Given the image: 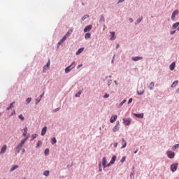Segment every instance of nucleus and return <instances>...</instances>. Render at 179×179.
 <instances>
[{
  "label": "nucleus",
  "instance_id": "nucleus-58",
  "mask_svg": "<svg viewBox=\"0 0 179 179\" xmlns=\"http://www.w3.org/2000/svg\"><path fill=\"white\" fill-rule=\"evenodd\" d=\"M118 47H120V44L117 45L116 48H118Z\"/></svg>",
  "mask_w": 179,
  "mask_h": 179
},
{
  "label": "nucleus",
  "instance_id": "nucleus-46",
  "mask_svg": "<svg viewBox=\"0 0 179 179\" xmlns=\"http://www.w3.org/2000/svg\"><path fill=\"white\" fill-rule=\"evenodd\" d=\"M64 41H65L64 39H61V40L59 41L58 44H62V43H64Z\"/></svg>",
  "mask_w": 179,
  "mask_h": 179
},
{
  "label": "nucleus",
  "instance_id": "nucleus-3",
  "mask_svg": "<svg viewBox=\"0 0 179 179\" xmlns=\"http://www.w3.org/2000/svg\"><path fill=\"white\" fill-rule=\"evenodd\" d=\"M166 155H167L169 159H174V156H176V154L173 151H168L166 152Z\"/></svg>",
  "mask_w": 179,
  "mask_h": 179
},
{
  "label": "nucleus",
  "instance_id": "nucleus-53",
  "mask_svg": "<svg viewBox=\"0 0 179 179\" xmlns=\"http://www.w3.org/2000/svg\"><path fill=\"white\" fill-rule=\"evenodd\" d=\"M174 33H176V30L171 31V34H174Z\"/></svg>",
  "mask_w": 179,
  "mask_h": 179
},
{
  "label": "nucleus",
  "instance_id": "nucleus-19",
  "mask_svg": "<svg viewBox=\"0 0 179 179\" xmlns=\"http://www.w3.org/2000/svg\"><path fill=\"white\" fill-rule=\"evenodd\" d=\"M141 59H143L142 57H132V61H134V62L139 61Z\"/></svg>",
  "mask_w": 179,
  "mask_h": 179
},
{
  "label": "nucleus",
  "instance_id": "nucleus-18",
  "mask_svg": "<svg viewBox=\"0 0 179 179\" xmlns=\"http://www.w3.org/2000/svg\"><path fill=\"white\" fill-rule=\"evenodd\" d=\"M134 117H136L137 118H143V113H134Z\"/></svg>",
  "mask_w": 179,
  "mask_h": 179
},
{
  "label": "nucleus",
  "instance_id": "nucleus-60",
  "mask_svg": "<svg viewBox=\"0 0 179 179\" xmlns=\"http://www.w3.org/2000/svg\"><path fill=\"white\" fill-rule=\"evenodd\" d=\"M115 148H117V143L115 144Z\"/></svg>",
  "mask_w": 179,
  "mask_h": 179
},
{
  "label": "nucleus",
  "instance_id": "nucleus-24",
  "mask_svg": "<svg viewBox=\"0 0 179 179\" xmlns=\"http://www.w3.org/2000/svg\"><path fill=\"white\" fill-rule=\"evenodd\" d=\"M111 37L110 40H115V32H110Z\"/></svg>",
  "mask_w": 179,
  "mask_h": 179
},
{
  "label": "nucleus",
  "instance_id": "nucleus-45",
  "mask_svg": "<svg viewBox=\"0 0 179 179\" xmlns=\"http://www.w3.org/2000/svg\"><path fill=\"white\" fill-rule=\"evenodd\" d=\"M175 19H176V15H174V14H172L171 20H174Z\"/></svg>",
  "mask_w": 179,
  "mask_h": 179
},
{
  "label": "nucleus",
  "instance_id": "nucleus-6",
  "mask_svg": "<svg viewBox=\"0 0 179 179\" xmlns=\"http://www.w3.org/2000/svg\"><path fill=\"white\" fill-rule=\"evenodd\" d=\"M120 129V122L117 121L116 125L113 127V132H118Z\"/></svg>",
  "mask_w": 179,
  "mask_h": 179
},
{
  "label": "nucleus",
  "instance_id": "nucleus-57",
  "mask_svg": "<svg viewBox=\"0 0 179 179\" xmlns=\"http://www.w3.org/2000/svg\"><path fill=\"white\" fill-rule=\"evenodd\" d=\"M176 93H179V88L176 90Z\"/></svg>",
  "mask_w": 179,
  "mask_h": 179
},
{
  "label": "nucleus",
  "instance_id": "nucleus-2",
  "mask_svg": "<svg viewBox=\"0 0 179 179\" xmlns=\"http://www.w3.org/2000/svg\"><path fill=\"white\" fill-rule=\"evenodd\" d=\"M76 66V63L73 62L70 66H69L65 69L66 73H69V72H71V71H72V69H73V68H75Z\"/></svg>",
  "mask_w": 179,
  "mask_h": 179
},
{
  "label": "nucleus",
  "instance_id": "nucleus-7",
  "mask_svg": "<svg viewBox=\"0 0 179 179\" xmlns=\"http://www.w3.org/2000/svg\"><path fill=\"white\" fill-rule=\"evenodd\" d=\"M117 118H118V117L117 116V115H113L110 119V122L111 124H114V122H115V121H117Z\"/></svg>",
  "mask_w": 179,
  "mask_h": 179
},
{
  "label": "nucleus",
  "instance_id": "nucleus-64",
  "mask_svg": "<svg viewBox=\"0 0 179 179\" xmlns=\"http://www.w3.org/2000/svg\"><path fill=\"white\" fill-rule=\"evenodd\" d=\"M11 115H13V114H11Z\"/></svg>",
  "mask_w": 179,
  "mask_h": 179
},
{
  "label": "nucleus",
  "instance_id": "nucleus-25",
  "mask_svg": "<svg viewBox=\"0 0 179 179\" xmlns=\"http://www.w3.org/2000/svg\"><path fill=\"white\" fill-rule=\"evenodd\" d=\"M16 169H19V166L17 165H15L13 166L11 169L10 170V171H15V170H16Z\"/></svg>",
  "mask_w": 179,
  "mask_h": 179
},
{
  "label": "nucleus",
  "instance_id": "nucleus-42",
  "mask_svg": "<svg viewBox=\"0 0 179 179\" xmlns=\"http://www.w3.org/2000/svg\"><path fill=\"white\" fill-rule=\"evenodd\" d=\"M126 159H127V157H122V159H121V162H122V163H124V162H125Z\"/></svg>",
  "mask_w": 179,
  "mask_h": 179
},
{
  "label": "nucleus",
  "instance_id": "nucleus-35",
  "mask_svg": "<svg viewBox=\"0 0 179 179\" xmlns=\"http://www.w3.org/2000/svg\"><path fill=\"white\" fill-rule=\"evenodd\" d=\"M87 17H89V15H84V16L81 18V20H85L86 19H87Z\"/></svg>",
  "mask_w": 179,
  "mask_h": 179
},
{
  "label": "nucleus",
  "instance_id": "nucleus-17",
  "mask_svg": "<svg viewBox=\"0 0 179 179\" xmlns=\"http://www.w3.org/2000/svg\"><path fill=\"white\" fill-rule=\"evenodd\" d=\"M23 131L22 136H27V131H29V129L27 127H24Z\"/></svg>",
  "mask_w": 179,
  "mask_h": 179
},
{
  "label": "nucleus",
  "instance_id": "nucleus-13",
  "mask_svg": "<svg viewBox=\"0 0 179 179\" xmlns=\"http://www.w3.org/2000/svg\"><path fill=\"white\" fill-rule=\"evenodd\" d=\"M92 25H88L85 27V28L84 29V33H87V31H90V30H92Z\"/></svg>",
  "mask_w": 179,
  "mask_h": 179
},
{
  "label": "nucleus",
  "instance_id": "nucleus-21",
  "mask_svg": "<svg viewBox=\"0 0 179 179\" xmlns=\"http://www.w3.org/2000/svg\"><path fill=\"white\" fill-rule=\"evenodd\" d=\"M169 68L171 71H174V68H176V62L171 64Z\"/></svg>",
  "mask_w": 179,
  "mask_h": 179
},
{
  "label": "nucleus",
  "instance_id": "nucleus-55",
  "mask_svg": "<svg viewBox=\"0 0 179 179\" xmlns=\"http://www.w3.org/2000/svg\"><path fill=\"white\" fill-rule=\"evenodd\" d=\"M43 96H44V92L40 96V99H41H41L43 98Z\"/></svg>",
  "mask_w": 179,
  "mask_h": 179
},
{
  "label": "nucleus",
  "instance_id": "nucleus-31",
  "mask_svg": "<svg viewBox=\"0 0 179 179\" xmlns=\"http://www.w3.org/2000/svg\"><path fill=\"white\" fill-rule=\"evenodd\" d=\"M92 34H90V33H86L85 34V38L87 39V38H90Z\"/></svg>",
  "mask_w": 179,
  "mask_h": 179
},
{
  "label": "nucleus",
  "instance_id": "nucleus-43",
  "mask_svg": "<svg viewBox=\"0 0 179 179\" xmlns=\"http://www.w3.org/2000/svg\"><path fill=\"white\" fill-rule=\"evenodd\" d=\"M103 97L104 99H108V97H110V94H106Z\"/></svg>",
  "mask_w": 179,
  "mask_h": 179
},
{
  "label": "nucleus",
  "instance_id": "nucleus-29",
  "mask_svg": "<svg viewBox=\"0 0 179 179\" xmlns=\"http://www.w3.org/2000/svg\"><path fill=\"white\" fill-rule=\"evenodd\" d=\"M13 104H15V102H13L9 107L7 108V110H12V108H13L14 106Z\"/></svg>",
  "mask_w": 179,
  "mask_h": 179
},
{
  "label": "nucleus",
  "instance_id": "nucleus-49",
  "mask_svg": "<svg viewBox=\"0 0 179 179\" xmlns=\"http://www.w3.org/2000/svg\"><path fill=\"white\" fill-rule=\"evenodd\" d=\"M41 99H36V104H38V103H40Z\"/></svg>",
  "mask_w": 179,
  "mask_h": 179
},
{
  "label": "nucleus",
  "instance_id": "nucleus-1",
  "mask_svg": "<svg viewBox=\"0 0 179 179\" xmlns=\"http://www.w3.org/2000/svg\"><path fill=\"white\" fill-rule=\"evenodd\" d=\"M29 139V136L24 138V139L22 140L20 143L18 144V145L15 148V152L17 153H20V150H22V148H23V145L26 143V141Z\"/></svg>",
  "mask_w": 179,
  "mask_h": 179
},
{
  "label": "nucleus",
  "instance_id": "nucleus-8",
  "mask_svg": "<svg viewBox=\"0 0 179 179\" xmlns=\"http://www.w3.org/2000/svg\"><path fill=\"white\" fill-rule=\"evenodd\" d=\"M102 166L104 169H106V167H108V166H107V158H106V157H104L102 159Z\"/></svg>",
  "mask_w": 179,
  "mask_h": 179
},
{
  "label": "nucleus",
  "instance_id": "nucleus-44",
  "mask_svg": "<svg viewBox=\"0 0 179 179\" xmlns=\"http://www.w3.org/2000/svg\"><path fill=\"white\" fill-rule=\"evenodd\" d=\"M99 171L102 172L103 169H101V164H99Z\"/></svg>",
  "mask_w": 179,
  "mask_h": 179
},
{
  "label": "nucleus",
  "instance_id": "nucleus-50",
  "mask_svg": "<svg viewBox=\"0 0 179 179\" xmlns=\"http://www.w3.org/2000/svg\"><path fill=\"white\" fill-rule=\"evenodd\" d=\"M132 101V98H130L128 101V104H131V102Z\"/></svg>",
  "mask_w": 179,
  "mask_h": 179
},
{
  "label": "nucleus",
  "instance_id": "nucleus-40",
  "mask_svg": "<svg viewBox=\"0 0 179 179\" xmlns=\"http://www.w3.org/2000/svg\"><path fill=\"white\" fill-rule=\"evenodd\" d=\"M61 110V108H57L55 110H53V113H57V111H59Z\"/></svg>",
  "mask_w": 179,
  "mask_h": 179
},
{
  "label": "nucleus",
  "instance_id": "nucleus-28",
  "mask_svg": "<svg viewBox=\"0 0 179 179\" xmlns=\"http://www.w3.org/2000/svg\"><path fill=\"white\" fill-rule=\"evenodd\" d=\"M43 176H45V177H48V176H50V171H45L43 172Z\"/></svg>",
  "mask_w": 179,
  "mask_h": 179
},
{
  "label": "nucleus",
  "instance_id": "nucleus-30",
  "mask_svg": "<svg viewBox=\"0 0 179 179\" xmlns=\"http://www.w3.org/2000/svg\"><path fill=\"white\" fill-rule=\"evenodd\" d=\"M51 143H52V145H54L55 143H57V138H55V137H54V138L51 140Z\"/></svg>",
  "mask_w": 179,
  "mask_h": 179
},
{
  "label": "nucleus",
  "instance_id": "nucleus-14",
  "mask_svg": "<svg viewBox=\"0 0 179 179\" xmlns=\"http://www.w3.org/2000/svg\"><path fill=\"white\" fill-rule=\"evenodd\" d=\"M173 29H177V30L179 31V22H176L173 24L172 26ZM178 27V28H177Z\"/></svg>",
  "mask_w": 179,
  "mask_h": 179
},
{
  "label": "nucleus",
  "instance_id": "nucleus-4",
  "mask_svg": "<svg viewBox=\"0 0 179 179\" xmlns=\"http://www.w3.org/2000/svg\"><path fill=\"white\" fill-rule=\"evenodd\" d=\"M178 167V164H173L171 165V171L174 173L175 171H177V169Z\"/></svg>",
  "mask_w": 179,
  "mask_h": 179
},
{
  "label": "nucleus",
  "instance_id": "nucleus-52",
  "mask_svg": "<svg viewBox=\"0 0 179 179\" xmlns=\"http://www.w3.org/2000/svg\"><path fill=\"white\" fill-rule=\"evenodd\" d=\"M81 66H83V64H80V65H78V66H77V68H78V69H79V68H80Z\"/></svg>",
  "mask_w": 179,
  "mask_h": 179
},
{
  "label": "nucleus",
  "instance_id": "nucleus-62",
  "mask_svg": "<svg viewBox=\"0 0 179 179\" xmlns=\"http://www.w3.org/2000/svg\"><path fill=\"white\" fill-rule=\"evenodd\" d=\"M112 62H114V60H112Z\"/></svg>",
  "mask_w": 179,
  "mask_h": 179
},
{
  "label": "nucleus",
  "instance_id": "nucleus-36",
  "mask_svg": "<svg viewBox=\"0 0 179 179\" xmlns=\"http://www.w3.org/2000/svg\"><path fill=\"white\" fill-rule=\"evenodd\" d=\"M38 136V135L37 134H32L31 138L32 139H36V138H37Z\"/></svg>",
  "mask_w": 179,
  "mask_h": 179
},
{
  "label": "nucleus",
  "instance_id": "nucleus-61",
  "mask_svg": "<svg viewBox=\"0 0 179 179\" xmlns=\"http://www.w3.org/2000/svg\"><path fill=\"white\" fill-rule=\"evenodd\" d=\"M115 83H116V84H117V81H115Z\"/></svg>",
  "mask_w": 179,
  "mask_h": 179
},
{
  "label": "nucleus",
  "instance_id": "nucleus-59",
  "mask_svg": "<svg viewBox=\"0 0 179 179\" xmlns=\"http://www.w3.org/2000/svg\"><path fill=\"white\" fill-rule=\"evenodd\" d=\"M135 154L138 153V150L134 152Z\"/></svg>",
  "mask_w": 179,
  "mask_h": 179
},
{
  "label": "nucleus",
  "instance_id": "nucleus-16",
  "mask_svg": "<svg viewBox=\"0 0 179 179\" xmlns=\"http://www.w3.org/2000/svg\"><path fill=\"white\" fill-rule=\"evenodd\" d=\"M45 134H47V127H45L42 129L41 131V136H44V135H45Z\"/></svg>",
  "mask_w": 179,
  "mask_h": 179
},
{
  "label": "nucleus",
  "instance_id": "nucleus-47",
  "mask_svg": "<svg viewBox=\"0 0 179 179\" xmlns=\"http://www.w3.org/2000/svg\"><path fill=\"white\" fill-rule=\"evenodd\" d=\"M64 41H65L64 39H61V40L59 41L58 44H62V43H64Z\"/></svg>",
  "mask_w": 179,
  "mask_h": 179
},
{
  "label": "nucleus",
  "instance_id": "nucleus-39",
  "mask_svg": "<svg viewBox=\"0 0 179 179\" xmlns=\"http://www.w3.org/2000/svg\"><path fill=\"white\" fill-rule=\"evenodd\" d=\"M41 141H38L37 144H36V147L38 148V146L41 145Z\"/></svg>",
  "mask_w": 179,
  "mask_h": 179
},
{
  "label": "nucleus",
  "instance_id": "nucleus-63",
  "mask_svg": "<svg viewBox=\"0 0 179 179\" xmlns=\"http://www.w3.org/2000/svg\"><path fill=\"white\" fill-rule=\"evenodd\" d=\"M15 113H16V112L14 110V114H15Z\"/></svg>",
  "mask_w": 179,
  "mask_h": 179
},
{
  "label": "nucleus",
  "instance_id": "nucleus-10",
  "mask_svg": "<svg viewBox=\"0 0 179 179\" xmlns=\"http://www.w3.org/2000/svg\"><path fill=\"white\" fill-rule=\"evenodd\" d=\"M131 118H128V119H123V122L124 124V125H131Z\"/></svg>",
  "mask_w": 179,
  "mask_h": 179
},
{
  "label": "nucleus",
  "instance_id": "nucleus-54",
  "mask_svg": "<svg viewBox=\"0 0 179 179\" xmlns=\"http://www.w3.org/2000/svg\"><path fill=\"white\" fill-rule=\"evenodd\" d=\"M129 22L130 23H132L134 22V20H132V18H129Z\"/></svg>",
  "mask_w": 179,
  "mask_h": 179
},
{
  "label": "nucleus",
  "instance_id": "nucleus-56",
  "mask_svg": "<svg viewBox=\"0 0 179 179\" xmlns=\"http://www.w3.org/2000/svg\"><path fill=\"white\" fill-rule=\"evenodd\" d=\"M124 1H125V0H119L118 3H120L121 2H124Z\"/></svg>",
  "mask_w": 179,
  "mask_h": 179
},
{
  "label": "nucleus",
  "instance_id": "nucleus-34",
  "mask_svg": "<svg viewBox=\"0 0 179 179\" xmlns=\"http://www.w3.org/2000/svg\"><path fill=\"white\" fill-rule=\"evenodd\" d=\"M18 118H20L21 121H24V117H23V115H20Z\"/></svg>",
  "mask_w": 179,
  "mask_h": 179
},
{
  "label": "nucleus",
  "instance_id": "nucleus-22",
  "mask_svg": "<svg viewBox=\"0 0 179 179\" xmlns=\"http://www.w3.org/2000/svg\"><path fill=\"white\" fill-rule=\"evenodd\" d=\"M153 87H155V83L152 82L149 86H148V89H150V90H153Z\"/></svg>",
  "mask_w": 179,
  "mask_h": 179
},
{
  "label": "nucleus",
  "instance_id": "nucleus-11",
  "mask_svg": "<svg viewBox=\"0 0 179 179\" xmlns=\"http://www.w3.org/2000/svg\"><path fill=\"white\" fill-rule=\"evenodd\" d=\"M116 159H117V157H116L115 155H114V156L112 157V159H111L110 163L108 164L107 166H111V164H114V163H115Z\"/></svg>",
  "mask_w": 179,
  "mask_h": 179
},
{
  "label": "nucleus",
  "instance_id": "nucleus-33",
  "mask_svg": "<svg viewBox=\"0 0 179 179\" xmlns=\"http://www.w3.org/2000/svg\"><path fill=\"white\" fill-rule=\"evenodd\" d=\"M48 153H50V150L48 148H46L45 150L44 154L45 155V156L48 155Z\"/></svg>",
  "mask_w": 179,
  "mask_h": 179
},
{
  "label": "nucleus",
  "instance_id": "nucleus-41",
  "mask_svg": "<svg viewBox=\"0 0 179 179\" xmlns=\"http://www.w3.org/2000/svg\"><path fill=\"white\" fill-rule=\"evenodd\" d=\"M26 101L29 104V103H30V101H31V98H27Z\"/></svg>",
  "mask_w": 179,
  "mask_h": 179
},
{
  "label": "nucleus",
  "instance_id": "nucleus-26",
  "mask_svg": "<svg viewBox=\"0 0 179 179\" xmlns=\"http://www.w3.org/2000/svg\"><path fill=\"white\" fill-rule=\"evenodd\" d=\"M178 85V80H176L173 83V84L171 85V87H176Z\"/></svg>",
  "mask_w": 179,
  "mask_h": 179
},
{
  "label": "nucleus",
  "instance_id": "nucleus-27",
  "mask_svg": "<svg viewBox=\"0 0 179 179\" xmlns=\"http://www.w3.org/2000/svg\"><path fill=\"white\" fill-rule=\"evenodd\" d=\"M125 103H127V99L123 100V101L119 104V107H122V106H124V104H125Z\"/></svg>",
  "mask_w": 179,
  "mask_h": 179
},
{
  "label": "nucleus",
  "instance_id": "nucleus-37",
  "mask_svg": "<svg viewBox=\"0 0 179 179\" xmlns=\"http://www.w3.org/2000/svg\"><path fill=\"white\" fill-rule=\"evenodd\" d=\"M172 15L177 16V15H178V10H176L175 11H173Z\"/></svg>",
  "mask_w": 179,
  "mask_h": 179
},
{
  "label": "nucleus",
  "instance_id": "nucleus-15",
  "mask_svg": "<svg viewBox=\"0 0 179 179\" xmlns=\"http://www.w3.org/2000/svg\"><path fill=\"white\" fill-rule=\"evenodd\" d=\"M122 146L121 149H124V148H127V141L124 138L122 140Z\"/></svg>",
  "mask_w": 179,
  "mask_h": 179
},
{
  "label": "nucleus",
  "instance_id": "nucleus-12",
  "mask_svg": "<svg viewBox=\"0 0 179 179\" xmlns=\"http://www.w3.org/2000/svg\"><path fill=\"white\" fill-rule=\"evenodd\" d=\"M7 148L8 147L6 146V145H3V147L1 149L0 155H3V153H5V152H6Z\"/></svg>",
  "mask_w": 179,
  "mask_h": 179
},
{
  "label": "nucleus",
  "instance_id": "nucleus-32",
  "mask_svg": "<svg viewBox=\"0 0 179 179\" xmlns=\"http://www.w3.org/2000/svg\"><path fill=\"white\" fill-rule=\"evenodd\" d=\"M82 94V91H79L77 94H76V97H80V95Z\"/></svg>",
  "mask_w": 179,
  "mask_h": 179
},
{
  "label": "nucleus",
  "instance_id": "nucleus-9",
  "mask_svg": "<svg viewBox=\"0 0 179 179\" xmlns=\"http://www.w3.org/2000/svg\"><path fill=\"white\" fill-rule=\"evenodd\" d=\"M145 93V90H143V87H141L140 88L138 89L137 90V94L138 96H141V94H143Z\"/></svg>",
  "mask_w": 179,
  "mask_h": 179
},
{
  "label": "nucleus",
  "instance_id": "nucleus-48",
  "mask_svg": "<svg viewBox=\"0 0 179 179\" xmlns=\"http://www.w3.org/2000/svg\"><path fill=\"white\" fill-rule=\"evenodd\" d=\"M69 36H64L62 39H63L64 41H65V40H66V38H68Z\"/></svg>",
  "mask_w": 179,
  "mask_h": 179
},
{
  "label": "nucleus",
  "instance_id": "nucleus-23",
  "mask_svg": "<svg viewBox=\"0 0 179 179\" xmlns=\"http://www.w3.org/2000/svg\"><path fill=\"white\" fill-rule=\"evenodd\" d=\"M85 50V48H80L77 52H76V55H79V54H82V52H83V50Z\"/></svg>",
  "mask_w": 179,
  "mask_h": 179
},
{
  "label": "nucleus",
  "instance_id": "nucleus-38",
  "mask_svg": "<svg viewBox=\"0 0 179 179\" xmlns=\"http://www.w3.org/2000/svg\"><path fill=\"white\" fill-rule=\"evenodd\" d=\"M177 148H178V144H176V145H173L172 147V149H173V150H176L177 149Z\"/></svg>",
  "mask_w": 179,
  "mask_h": 179
},
{
  "label": "nucleus",
  "instance_id": "nucleus-51",
  "mask_svg": "<svg viewBox=\"0 0 179 179\" xmlns=\"http://www.w3.org/2000/svg\"><path fill=\"white\" fill-rule=\"evenodd\" d=\"M141 22H142V18H141V19H138V20H137V23H141Z\"/></svg>",
  "mask_w": 179,
  "mask_h": 179
},
{
  "label": "nucleus",
  "instance_id": "nucleus-5",
  "mask_svg": "<svg viewBox=\"0 0 179 179\" xmlns=\"http://www.w3.org/2000/svg\"><path fill=\"white\" fill-rule=\"evenodd\" d=\"M50 65H51V61L48 59L47 64L43 66V72H45L47 69H50Z\"/></svg>",
  "mask_w": 179,
  "mask_h": 179
},
{
  "label": "nucleus",
  "instance_id": "nucleus-20",
  "mask_svg": "<svg viewBox=\"0 0 179 179\" xmlns=\"http://www.w3.org/2000/svg\"><path fill=\"white\" fill-rule=\"evenodd\" d=\"M73 32V28L70 29L67 33L66 34V36H68L69 37V36H71L72 34V33Z\"/></svg>",
  "mask_w": 179,
  "mask_h": 179
}]
</instances>
